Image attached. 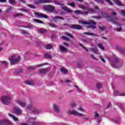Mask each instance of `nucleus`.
Returning a JSON list of instances; mask_svg holds the SVG:
<instances>
[{"instance_id":"1","label":"nucleus","mask_w":125,"mask_h":125,"mask_svg":"<svg viewBox=\"0 0 125 125\" xmlns=\"http://www.w3.org/2000/svg\"><path fill=\"white\" fill-rule=\"evenodd\" d=\"M1 102L5 105H9L12 102V97L9 94H7L1 96Z\"/></svg>"},{"instance_id":"2","label":"nucleus","mask_w":125,"mask_h":125,"mask_svg":"<svg viewBox=\"0 0 125 125\" xmlns=\"http://www.w3.org/2000/svg\"><path fill=\"white\" fill-rule=\"evenodd\" d=\"M68 114L70 115H74V116H76V117H83V119L85 121H88V120H89V116L85 115L83 113H81L75 110H69L68 111Z\"/></svg>"},{"instance_id":"3","label":"nucleus","mask_w":125,"mask_h":125,"mask_svg":"<svg viewBox=\"0 0 125 125\" xmlns=\"http://www.w3.org/2000/svg\"><path fill=\"white\" fill-rule=\"evenodd\" d=\"M11 65H15L18 64L20 60H21V57L17 55H13L9 58Z\"/></svg>"},{"instance_id":"4","label":"nucleus","mask_w":125,"mask_h":125,"mask_svg":"<svg viewBox=\"0 0 125 125\" xmlns=\"http://www.w3.org/2000/svg\"><path fill=\"white\" fill-rule=\"evenodd\" d=\"M81 24L83 25H90L92 29H95L96 28V22L93 21H81Z\"/></svg>"},{"instance_id":"5","label":"nucleus","mask_w":125,"mask_h":125,"mask_svg":"<svg viewBox=\"0 0 125 125\" xmlns=\"http://www.w3.org/2000/svg\"><path fill=\"white\" fill-rule=\"evenodd\" d=\"M74 12L76 14H82L83 15H86L88 14V12H90V13H94V12H95V10H93V9H90L88 10V11L82 12L80 10H76L74 11Z\"/></svg>"},{"instance_id":"6","label":"nucleus","mask_w":125,"mask_h":125,"mask_svg":"<svg viewBox=\"0 0 125 125\" xmlns=\"http://www.w3.org/2000/svg\"><path fill=\"white\" fill-rule=\"evenodd\" d=\"M117 13L113 12L112 14V16L110 17V18H112L111 22L113 23V24H118V21H119V20L118 19V18L116 17Z\"/></svg>"},{"instance_id":"7","label":"nucleus","mask_w":125,"mask_h":125,"mask_svg":"<svg viewBox=\"0 0 125 125\" xmlns=\"http://www.w3.org/2000/svg\"><path fill=\"white\" fill-rule=\"evenodd\" d=\"M35 15H36V17L38 18H45V19H47L48 18V16L47 15L43 14L41 13L35 12Z\"/></svg>"},{"instance_id":"8","label":"nucleus","mask_w":125,"mask_h":125,"mask_svg":"<svg viewBox=\"0 0 125 125\" xmlns=\"http://www.w3.org/2000/svg\"><path fill=\"white\" fill-rule=\"evenodd\" d=\"M45 10L48 11L49 12H53L55 10V8L53 6L47 5L44 7Z\"/></svg>"},{"instance_id":"9","label":"nucleus","mask_w":125,"mask_h":125,"mask_svg":"<svg viewBox=\"0 0 125 125\" xmlns=\"http://www.w3.org/2000/svg\"><path fill=\"white\" fill-rule=\"evenodd\" d=\"M53 2L50 0H38L35 2V4H40V3H51Z\"/></svg>"},{"instance_id":"10","label":"nucleus","mask_w":125,"mask_h":125,"mask_svg":"<svg viewBox=\"0 0 125 125\" xmlns=\"http://www.w3.org/2000/svg\"><path fill=\"white\" fill-rule=\"evenodd\" d=\"M39 73L41 74V75H44V74H46V73H48L49 71H50V69L48 68H42L40 69L39 70Z\"/></svg>"},{"instance_id":"11","label":"nucleus","mask_w":125,"mask_h":125,"mask_svg":"<svg viewBox=\"0 0 125 125\" xmlns=\"http://www.w3.org/2000/svg\"><path fill=\"white\" fill-rule=\"evenodd\" d=\"M27 109L28 110H31L35 114H36V112H37V109L34 107V104L33 103L29 104L27 107Z\"/></svg>"},{"instance_id":"12","label":"nucleus","mask_w":125,"mask_h":125,"mask_svg":"<svg viewBox=\"0 0 125 125\" xmlns=\"http://www.w3.org/2000/svg\"><path fill=\"white\" fill-rule=\"evenodd\" d=\"M14 111L18 116L22 115V110H21V109L19 107H15L14 108Z\"/></svg>"},{"instance_id":"13","label":"nucleus","mask_w":125,"mask_h":125,"mask_svg":"<svg viewBox=\"0 0 125 125\" xmlns=\"http://www.w3.org/2000/svg\"><path fill=\"white\" fill-rule=\"evenodd\" d=\"M113 62H111V64L112 67H113V68H118V66L116 65V63H118V61H119L118 57H115L113 58Z\"/></svg>"},{"instance_id":"14","label":"nucleus","mask_w":125,"mask_h":125,"mask_svg":"<svg viewBox=\"0 0 125 125\" xmlns=\"http://www.w3.org/2000/svg\"><path fill=\"white\" fill-rule=\"evenodd\" d=\"M17 103L20 105L21 107H26V103L25 102L20 100L17 99L16 100Z\"/></svg>"},{"instance_id":"15","label":"nucleus","mask_w":125,"mask_h":125,"mask_svg":"<svg viewBox=\"0 0 125 125\" xmlns=\"http://www.w3.org/2000/svg\"><path fill=\"white\" fill-rule=\"evenodd\" d=\"M101 117L100 114H99L98 112L97 111L94 112V119H95V120H98V122L99 123L101 122V119H100Z\"/></svg>"},{"instance_id":"16","label":"nucleus","mask_w":125,"mask_h":125,"mask_svg":"<svg viewBox=\"0 0 125 125\" xmlns=\"http://www.w3.org/2000/svg\"><path fill=\"white\" fill-rule=\"evenodd\" d=\"M53 110H54V111H55V112H56V113H60V109H59L58 105H57V104H53Z\"/></svg>"},{"instance_id":"17","label":"nucleus","mask_w":125,"mask_h":125,"mask_svg":"<svg viewBox=\"0 0 125 125\" xmlns=\"http://www.w3.org/2000/svg\"><path fill=\"white\" fill-rule=\"evenodd\" d=\"M62 9H63V10H64V11H66V12H68V13H72L73 12V10H72L71 9L64 6H62Z\"/></svg>"},{"instance_id":"18","label":"nucleus","mask_w":125,"mask_h":125,"mask_svg":"<svg viewBox=\"0 0 125 125\" xmlns=\"http://www.w3.org/2000/svg\"><path fill=\"white\" fill-rule=\"evenodd\" d=\"M115 3V4H117V5H118L119 6H124V4L122 3V2L120 1H119L118 0H112Z\"/></svg>"},{"instance_id":"19","label":"nucleus","mask_w":125,"mask_h":125,"mask_svg":"<svg viewBox=\"0 0 125 125\" xmlns=\"http://www.w3.org/2000/svg\"><path fill=\"white\" fill-rule=\"evenodd\" d=\"M60 49L62 51V52H67L68 51V49L63 46H60Z\"/></svg>"},{"instance_id":"20","label":"nucleus","mask_w":125,"mask_h":125,"mask_svg":"<svg viewBox=\"0 0 125 125\" xmlns=\"http://www.w3.org/2000/svg\"><path fill=\"white\" fill-rule=\"evenodd\" d=\"M71 28H72V29H76L77 30H81V29H82V26H81L78 24H74V25H73L72 26H71Z\"/></svg>"},{"instance_id":"21","label":"nucleus","mask_w":125,"mask_h":125,"mask_svg":"<svg viewBox=\"0 0 125 125\" xmlns=\"http://www.w3.org/2000/svg\"><path fill=\"white\" fill-rule=\"evenodd\" d=\"M9 117H10L11 118H12L13 120V121H14V122H18V118H17V117L14 116V115L9 113Z\"/></svg>"},{"instance_id":"22","label":"nucleus","mask_w":125,"mask_h":125,"mask_svg":"<svg viewBox=\"0 0 125 125\" xmlns=\"http://www.w3.org/2000/svg\"><path fill=\"white\" fill-rule=\"evenodd\" d=\"M83 34L84 35H87L88 36H94L95 37H98L97 34H94L93 33L85 32Z\"/></svg>"},{"instance_id":"23","label":"nucleus","mask_w":125,"mask_h":125,"mask_svg":"<svg viewBox=\"0 0 125 125\" xmlns=\"http://www.w3.org/2000/svg\"><path fill=\"white\" fill-rule=\"evenodd\" d=\"M61 71H62V73H63V74H68V70L66 69V68L64 67H62L61 68Z\"/></svg>"},{"instance_id":"24","label":"nucleus","mask_w":125,"mask_h":125,"mask_svg":"<svg viewBox=\"0 0 125 125\" xmlns=\"http://www.w3.org/2000/svg\"><path fill=\"white\" fill-rule=\"evenodd\" d=\"M25 83L28 84V85H33V84H34L35 83L32 81H27L25 82Z\"/></svg>"},{"instance_id":"25","label":"nucleus","mask_w":125,"mask_h":125,"mask_svg":"<svg viewBox=\"0 0 125 125\" xmlns=\"http://www.w3.org/2000/svg\"><path fill=\"white\" fill-rule=\"evenodd\" d=\"M54 3L55 4H57V5H61V8H62V6H64V4H62V3L59 2V1L57 0H55Z\"/></svg>"},{"instance_id":"26","label":"nucleus","mask_w":125,"mask_h":125,"mask_svg":"<svg viewBox=\"0 0 125 125\" xmlns=\"http://www.w3.org/2000/svg\"><path fill=\"white\" fill-rule=\"evenodd\" d=\"M45 58H48V59H51L52 58V55L48 54H45Z\"/></svg>"},{"instance_id":"27","label":"nucleus","mask_w":125,"mask_h":125,"mask_svg":"<svg viewBox=\"0 0 125 125\" xmlns=\"http://www.w3.org/2000/svg\"><path fill=\"white\" fill-rule=\"evenodd\" d=\"M89 49L91 50V51H92V52H94V53H96V52L98 51V49L96 47H95L93 48H90Z\"/></svg>"},{"instance_id":"28","label":"nucleus","mask_w":125,"mask_h":125,"mask_svg":"<svg viewBox=\"0 0 125 125\" xmlns=\"http://www.w3.org/2000/svg\"><path fill=\"white\" fill-rule=\"evenodd\" d=\"M98 46L102 50H104V49H105L104 46H103V44L102 43H99L98 44Z\"/></svg>"},{"instance_id":"29","label":"nucleus","mask_w":125,"mask_h":125,"mask_svg":"<svg viewBox=\"0 0 125 125\" xmlns=\"http://www.w3.org/2000/svg\"><path fill=\"white\" fill-rule=\"evenodd\" d=\"M39 33H41V34H44L45 33H46V30L41 29L39 30Z\"/></svg>"},{"instance_id":"30","label":"nucleus","mask_w":125,"mask_h":125,"mask_svg":"<svg viewBox=\"0 0 125 125\" xmlns=\"http://www.w3.org/2000/svg\"><path fill=\"white\" fill-rule=\"evenodd\" d=\"M70 106L72 108H76L77 107V104L76 103H71L70 104Z\"/></svg>"},{"instance_id":"31","label":"nucleus","mask_w":125,"mask_h":125,"mask_svg":"<svg viewBox=\"0 0 125 125\" xmlns=\"http://www.w3.org/2000/svg\"><path fill=\"white\" fill-rule=\"evenodd\" d=\"M82 41L83 42H84V43H88L89 42V40L88 39H82Z\"/></svg>"},{"instance_id":"32","label":"nucleus","mask_w":125,"mask_h":125,"mask_svg":"<svg viewBox=\"0 0 125 125\" xmlns=\"http://www.w3.org/2000/svg\"><path fill=\"white\" fill-rule=\"evenodd\" d=\"M34 21L36 23H40V24H43V21H41L40 20L35 19Z\"/></svg>"},{"instance_id":"33","label":"nucleus","mask_w":125,"mask_h":125,"mask_svg":"<svg viewBox=\"0 0 125 125\" xmlns=\"http://www.w3.org/2000/svg\"><path fill=\"white\" fill-rule=\"evenodd\" d=\"M53 47V46L51 44H48L46 46V49H51Z\"/></svg>"},{"instance_id":"34","label":"nucleus","mask_w":125,"mask_h":125,"mask_svg":"<svg viewBox=\"0 0 125 125\" xmlns=\"http://www.w3.org/2000/svg\"><path fill=\"white\" fill-rule=\"evenodd\" d=\"M62 40H63L64 41H69L70 40V39H69V38H68V37H66V36H62Z\"/></svg>"},{"instance_id":"35","label":"nucleus","mask_w":125,"mask_h":125,"mask_svg":"<svg viewBox=\"0 0 125 125\" xmlns=\"http://www.w3.org/2000/svg\"><path fill=\"white\" fill-rule=\"evenodd\" d=\"M119 13L123 15V16L125 17V10H122L119 12Z\"/></svg>"},{"instance_id":"36","label":"nucleus","mask_w":125,"mask_h":125,"mask_svg":"<svg viewBox=\"0 0 125 125\" xmlns=\"http://www.w3.org/2000/svg\"><path fill=\"white\" fill-rule=\"evenodd\" d=\"M78 110H79L80 112H85V109H84V108L82 106H80Z\"/></svg>"},{"instance_id":"37","label":"nucleus","mask_w":125,"mask_h":125,"mask_svg":"<svg viewBox=\"0 0 125 125\" xmlns=\"http://www.w3.org/2000/svg\"><path fill=\"white\" fill-rule=\"evenodd\" d=\"M95 1L98 3H101V4H103L104 3V1L102 0H95Z\"/></svg>"},{"instance_id":"38","label":"nucleus","mask_w":125,"mask_h":125,"mask_svg":"<svg viewBox=\"0 0 125 125\" xmlns=\"http://www.w3.org/2000/svg\"><path fill=\"white\" fill-rule=\"evenodd\" d=\"M48 64L47 63H41V64H38L36 67H37L38 68H40V67H42V66H44V65H48Z\"/></svg>"},{"instance_id":"39","label":"nucleus","mask_w":125,"mask_h":125,"mask_svg":"<svg viewBox=\"0 0 125 125\" xmlns=\"http://www.w3.org/2000/svg\"><path fill=\"white\" fill-rule=\"evenodd\" d=\"M67 5L75 7V6H76V4L75 3H67Z\"/></svg>"},{"instance_id":"40","label":"nucleus","mask_w":125,"mask_h":125,"mask_svg":"<svg viewBox=\"0 0 125 125\" xmlns=\"http://www.w3.org/2000/svg\"><path fill=\"white\" fill-rule=\"evenodd\" d=\"M9 2L10 4H15L16 3L15 0H9Z\"/></svg>"},{"instance_id":"41","label":"nucleus","mask_w":125,"mask_h":125,"mask_svg":"<svg viewBox=\"0 0 125 125\" xmlns=\"http://www.w3.org/2000/svg\"><path fill=\"white\" fill-rule=\"evenodd\" d=\"M53 19L54 20V21H56L57 19H63L62 18V17L60 16H58V17H55L53 18Z\"/></svg>"},{"instance_id":"42","label":"nucleus","mask_w":125,"mask_h":125,"mask_svg":"<svg viewBox=\"0 0 125 125\" xmlns=\"http://www.w3.org/2000/svg\"><path fill=\"white\" fill-rule=\"evenodd\" d=\"M66 36H68V37H70V38H71L72 39H74V36L72 35V34L69 33H65Z\"/></svg>"},{"instance_id":"43","label":"nucleus","mask_w":125,"mask_h":125,"mask_svg":"<svg viewBox=\"0 0 125 125\" xmlns=\"http://www.w3.org/2000/svg\"><path fill=\"white\" fill-rule=\"evenodd\" d=\"M28 7H30V8H36V6L33 4H27Z\"/></svg>"},{"instance_id":"44","label":"nucleus","mask_w":125,"mask_h":125,"mask_svg":"<svg viewBox=\"0 0 125 125\" xmlns=\"http://www.w3.org/2000/svg\"><path fill=\"white\" fill-rule=\"evenodd\" d=\"M12 9H13V8L12 7L11 8H8L6 10V13H9V12H10V11H11V10H12Z\"/></svg>"},{"instance_id":"45","label":"nucleus","mask_w":125,"mask_h":125,"mask_svg":"<svg viewBox=\"0 0 125 125\" xmlns=\"http://www.w3.org/2000/svg\"><path fill=\"white\" fill-rule=\"evenodd\" d=\"M79 7H80V8H82V9H84V10L86 9V7H85V6L83 5H80Z\"/></svg>"},{"instance_id":"46","label":"nucleus","mask_w":125,"mask_h":125,"mask_svg":"<svg viewBox=\"0 0 125 125\" xmlns=\"http://www.w3.org/2000/svg\"><path fill=\"white\" fill-rule=\"evenodd\" d=\"M102 86V85L100 83H97L96 84L97 88H101Z\"/></svg>"},{"instance_id":"47","label":"nucleus","mask_w":125,"mask_h":125,"mask_svg":"<svg viewBox=\"0 0 125 125\" xmlns=\"http://www.w3.org/2000/svg\"><path fill=\"white\" fill-rule=\"evenodd\" d=\"M105 1H106L107 2H108L110 5H113V2H112L110 0H105Z\"/></svg>"},{"instance_id":"48","label":"nucleus","mask_w":125,"mask_h":125,"mask_svg":"<svg viewBox=\"0 0 125 125\" xmlns=\"http://www.w3.org/2000/svg\"><path fill=\"white\" fill-rule=\"evenodd\" d=\"M122 30V28L121 27H118V28H116V31H117V32H121V31Z\"/></svg>"},{"instance_id":"49","label":"nucleus","mask_w":125,"mask_h":125,"mask_svg":"<svg viewBox=\"0 0 125 125\" xmlns=\"http://www.w3.org/2000/svg\"><path fill=\"white\" fill-rule=\"evenodd\" d=\"M117 49H118V51H120V52L123 53V49H122V48L118 47H117Z\"/></svg>"},{"instance_id":"50","label":"nucleus","mask_w":125,"mask_h":125,"mask_svg":"<svg viewBox=\"0 0 125 125\" xmlns=\"http://www.w3.org/2000/svg\"><path fill=\"white\" fill-rule=\"evenodd\" d=\"M49 26L52 27V28H55V25L53 24V23H49Z\"/></svg>"},{"instance_id":"51","label":"nucleus","mask_w":125,"mask_h":125,"mask_svg":"<svg viewBox=\"0 0 125 125\" xmlns=\"http://www.w3.org/2000/svg\"><path fill=\"white\" fill-rule=\"evenodd\" d=\"M100 58L102 60V62H103V63H105V60L104 58H103V57H102V56H100Z\"/></svg>"},{"instance_id":"52","label":"nucleus","mask_w":125,"mask_h":125,"mask_svg":"<svg viewBox=\"0 0 125 125\" xmlns=\"http://www.w3.org/2000/svg\"><path fill=\"white\" fill-rule=\"evenodd\" d=\"M1 63H2V64H3L4 65H7V64H8V63L6 61L1 62Z\"/></svg>"},{"instance_id":"53","label":"nucleus","mask_w":125,"mask_h":125,"mask_svg":"<svg viewBox=\"0 0 125 125\" xmlns=\"http://www.w3.org/2000/svg\"><path fill=\"white\" fill-rule=\"evenodd\" d=\"M91 57H92V58H93V59H94L95 60H97V59L94 56V55L91 54Z\"/></svg>"},{"instance_id":"54","label":"nucleus","mask_w":125,"mask_h":125,"mask_svg":"<svg viewBox=\"0 0 125 125\" xmlns=\"http://www.w3.org/2000/svg\"><path fill=\"white\" fill-rule=\"evenodd\" d=\"M113 94L115 96L118 95V91H117V90L114 91Z\"/></svg>"},{"instance_id":"55","label":"nucleus","mask_w":125,"mask_h":125,"mask_svg":"<svg viewBox=\"0 0 125 125\" xmlns=\"http://www.w3.org/2000/svg\"><path fill=\"white\" fill-rule=\"evenodd\" d=\"M93 18H96V19H101V17L99 16H94Z\"/></svg>"},{"instance_id":"56","label":"nucleus","mask_w":125,"mask_h":125,"mask_svg":"<svg viewBox=\"0 0 125 125\" xmlns=\"http://www.w3.org/2000/svg\"><path fill=\"white\" fill-rule=\"evenodd\" d=\"M24 28H29V29H32L33 27L32 25H27V26L24 27Z\"/></svg>"},{"instance_id":"57","label":"nucleus","mask_w":125,"mask_h":125,"mask_svg":"<svg viewBox=\"0 0 125 125\" xmlns=\"http://www.w3.org/2000/svg\"><path fill=\"white\" fill-rule=\"evenodd\" d=\"M63 45H65V46H66L67 47H68V46H69V43H68L64 42Z\"/></svg>"},{"instance_id":"58","label":"nucleus","mask_w":125,"mask_h":125,"mask_svg":"<svg viewBox=\"0 0 125 125\" xmlns=\"http://www.w3.org/2000/svg\"><path fill=\"white\" fill-rule=\"evenodd\" d=\"M21 34H26L27 32H26V31H25V30H21Z\"/></svg>"},{"instance_id":"59","label":"nucleus","mask_w":125,"mask_h":125,"mask_svg":"<svg viewBox=\"0 0 125 125\" xmlns=\"http://www.w3.org/2000/svg\"><path fill=\"white\" fill-rule=\"evenodd\" d=\"M99 28L101 30H105V27L104 26H102V27L100 26Z\"/></svg>"},{"instance_id":"60","label":"nucleus","mask_w":125,"mask_h":125,"mask_svg":"<svg viewBox=\"0 0 125 125\" xmlns=\"http://www.w3.org/2000/svg\"><path fill=\"white\" fill-rule=\"evenodd\" d=\"M29 69H30V70H34V69H35V66H30Z\"/></svg>"},{"instance_id":"61","label":"nucleus","mask_w":125,"mask_h":125,"mask_svg":"<svg viewBox=\"0 0 125 125\" xmlns=\"http://www.w3.org/2000/svg\"><path fill=\"white\" fill-rule=\"evenodd\" d=\"M75 86L76 88H77V89L78 91H81V90H80V89H79V87H78V85H75Z\"/></svg>"},{"instance_id":"62","label":"nucleus","mask_w":125,"mask_h":125,"mask_svg":"<svg viewBox=\"0 0 125 125\" xmlns=\"http://www.w3.org/2000/svg\"><path fill=\"white\" fill-rule=\"evenodd\" d=\"M0 2H6V0H0Z\"/></svg>"},{"instance_id":"63","label":"nucleus","mask_w":125,"mask_h":125,"mask_svg":"<svg viewBox=\"0 0 125 125\" xmlns=\"http://www.w3.org/2000/svg\"><path fill=\"white\" fill-rule=\"evenodd\" d=\"M80 45H81V46H82V47H83V48L84 49H85V50H86V48H85V47H84V46H83V44H80Z\"/></svg>"},{"instance_id":"64","label":"nucleus","mask_w":125,"mask_h":125,"mask_svg":"<svg viewBox=\"0 0 125 125\" xmlns=\"http://www.w3.org/2000/svg\"><path fill=\"white\" fill-rule=\"evenodd\" d=\"M121 96H125V93H121L120 94Z\"/></svg>"}]
</instances>
